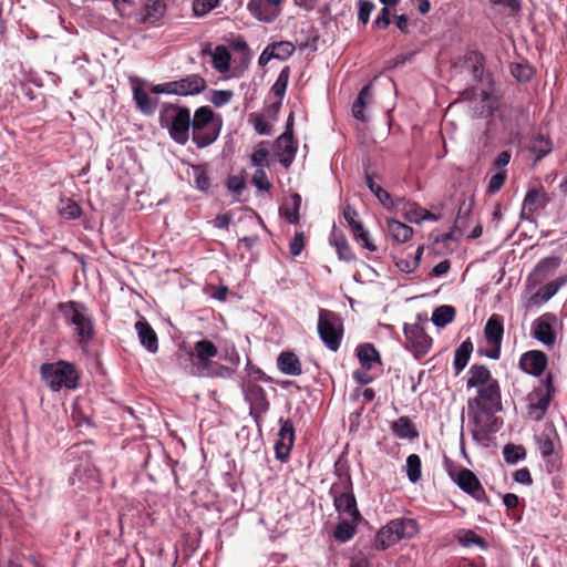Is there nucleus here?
<instances>
[{"label": "nucleus", "instance_id": "obj_1", "mask_svg": "<svg viewBox=\"0 0 567 567\" xmlns=\"http://www.w3.org/2000/svg\"><path fill=\"white\" fill-rule=\"evenodd\" d=\"M64 324L71 328L72 338L83 352H87L95 338L94 318L82 301L70 300L58 303Z\"/></svg>", "mask_w": 567, "mask_h": 567}, {"label": "nucleus", "instance_id": "obj_2", "mask_svg": "<svg viewBox=\"0 0 567 567\" xmlns=\"http://www.w3.org/2000/svg\"><path fill=\"white\" fill-rule=\"evenodd\" d=\"M217 355L218 348L213 341L208 339L196 341L193 346V350L189 352L192 360L189 373L197 378L231 379L235 374V370L214 361L213 359Z\"/></svg>", "mask_w": 567, "mask_h": 567}, {"label": "nucleus", "instance_id": "obj_3", "mask_svg": "<svg viewBox=\"0 0 567 567\" xmlns=\"http://www.w3.org/2000/svg\"><path fill=\"white\" fill-rule=\"evenodd\" d=\"M158 123L169 137L179 145L189 141L190 110L175 103H164L159 109Z\"/></svg>", "mask_w": 567, "mask_h": 567}, {"label": "nucleus", "instance_id": "obj_4", "mask_svg": "<svg viewBox=\"0 0 567 567\" xmlns=\"http://www.w3.org/2000/svg\"><path fill=\"white\" fill-rule=\"evenodd\" d=\"M223 126L220 116H215L209 106L198 107L190 116L192 141L198 148L212 145L219 136Z\"/></svg>", "mask_w": 567, "mask_h": 567}, {"label": "nucleus", "instance_id": "obj_5", "mask_svg": "<svg viewBox=\"0 0 567 567\" xmlns=\"http://www.w3.org/2000/svg\"><path fill=\"white\" fill-rule=\"evenodd\" d=\"M419 533L416 520L412 518H395L388 522L375 534L373 539V548L377 550H385L401 539H411Z\"/></svg>", "mask_w": 567, "mask_h": 567}, {"label": "nucleus", "instance_id": "obj_6", "mask_svg": "<svg viewBox=\"0 0 567 567\" xmlns=\"http://www.w3.org/2000/svg\"><path fill=\"white\" fill-rule=\"evenodd\" d=\"M40 374L47 386L53 392H59L63 388L74 390L78 388L80 379L75 365L65 360L43 363L40 367Z\"/></svg>", "mask_w": 567, "mask_h": 567}, {"label": "nucleus", "instance_id": "obj_7", "mask_svg": "<svg viewBox=\"0 0 567 567\" xmlns=\"http://www.w3.org/2000/svg\"><path fill=\"white\" fill-rule=\"evenodd\" d=\"M318 333L324 346L337 352L343 337V323L339 316L327 309L319 310Z\"/></svg>", "mask_w": 567, "mask_h": 567}, {"label": "nucleus", "instance_id": "obj_8", "mask_svg": "<svg viewBox=\"0 0 567 567\" xmlns=\"http://www.w3.org/2000/svg\"><path fill=\"white\" fill-rule=\"evenodd\" d=\"M553 375L548 373L527 395V410L530 419L539 421L545 415L554 396Z\"/></svg>", "mask_w": 567, "mask_h": 567}, {"label": "nucleus", "instance_id": "obj_9", "mask_svg": "<svg viewBox=\"0 0 567 567\" xmlns=\"http://www.w3.org/2000/svg\"><path fill=\"white\" fill-rule=\"evenodd\" d=\"M504 334V320L501 315H492L485 323L484 337L488 344V348L483 350L480 349V354L497 360L501 355V347Z\"/></svg>", "mask_w": 567, "mask_h": 567}, {"label": "nucleus", "instance_id": "obj_10", "mask_svg": "<svg viewBox=\"0 0 567 567\" xmlns=\"http://www.w3.org/2000/svg\"><path fill=\"white\" fill-rule=\"evenodd\" d=\"M499 410L494 408H468V415L475 425L474 436L486 437L501 429L503 422L495 415V412Z\"/></svg>", "mask_w": 567, "mask_h": 567}, {"label": "nucleus", "instance_id": "obj_11", "mask_svg": "<svg viewBox=\"0 0 567 567\" xmlns=\"http://www.w3.org/2000/svg\"><path fill=\"white\" fill-rule=\"evenodd\" d=\"M330 495L333 498L336 511L351 520H361L362 516L357 506V499L353 494V486L349 488L330 487Z\"/></svg>", "mask_w": 567, "mask_h": 567}, {"label": "nucleus", "instance_id": "obj_12", "mask_svg": "<svg viewBox=\"0 0 567 567\" xmlns=\"http://www.w3.org/2000/svg\"><path fill=\"white\" fill-rule=\"evenodd\" d=\"M557 321L556 315L551 312L543 313L532 323L533 337L546 347H554L556 342L555 326Z\"/></svg>", "mask_w": 567, "mask_h": 567}, {"label": "nucleus", "instance_id": "obj_13", "mask_svg": "<svg viewBox=\"0 0 567 567\" xmlns=\"http://www.w3.org/2000/svg\"><path fill=\"white\" fill-rule=\"evenodd\" d=\"M284 0H249L247 10L258 21L270 23L281 13Z\"/></svg>", "mask_w": 567, "mask_h": 567}, {"label": "nucleus", "instance_id": "obj_14", "mask_svg": "<svg viewBox=\"0 0 567 567\" xmlns=\"http://www.w3.org/2000/svg\"><path fill=\"white\" fill-rule=\"evenodd\" d=\"M280 429L278 440L275 443L276 458L280 462H287L290 451L295 443V426L290 419H279Z\"/></svg>", "mask_w": 567, "mask_h": 567}, {"label": "nucleus", "instance_id": "obj_15", "mask_svg": "<svg viewBox=\"0 0 567 567\" xmlns=\"http://www.w3.org/2000/svg\"><path fill=\"white\" fill-rule=\"evenodd\" d=\"M454 482L464 493L477 502H487V496L477 476L468 468H461L454 476Z\"/></svg>", "mask_w": 567, "mask_h": 567}, {"label": "nucleus", "instance_id": "obj_16", "mask_svg": "<svg viewBox=\"0 0 567 567\" xmlns=\"http://www.w3.org/2000/svg\"><path fill=\"white\" fill-rule=\"evenodd\" d=\"M467 408L502 409L501 389L496 380H492L478 390L477 396L468 400Z\"/></svg>", "mask_w": 567, "mask_h": 567}, {"label": "nucleus", "instance_id": "obj_17", "mask_svg": "<svg viewBox=\"0 0 567 567\" xmlns=\"http://www.w3.org/2000/svg\"><path fill=\"white\" fill-rule=\"evenodd\" d=\"M343 217L347 220L357 243L369 251H377V246L371 241L369 231L364 229L361 221L357 219L358 213L352 206L347 205L344 207Z\"/></svg>", "mask_w": 567, "mask_h": 567}, {"label": "nucleus", "instance_id": "obj_18", "mask_svg": "<svg viewBox=\"0 0 567 567\" xmlns=\"http://www.w3.org/2000/svg\"><path fill=\"white\" fill-rule=\"evenodd\" d=\"M403 333L416 353L425 354L432 347V339L419 323H404Z\"/></svg>", "mask_w": 567, "mask_h": 567}, {"label": "nucleus", "instance_id": "obj_19", "mask_svg": "<svg viewBox=\"0 0 567 567\" xmlns=\"http://www.w3.org/2000/svg\"><path fill=\"white\" fill-rule=\"evenodd\" d=\"M206 81L199 74H188L176 81H172L173 94L187 96L202 93L206 89Z\"/></svg>", "mask_w": 567, "mask_h": 567}, {"label": "nucleus", "instance_id": "obj_20", "mask_svg": "<svg viewBox=\"0 0 567 567\" xmlns=\"http://www.w3.org/2000/svg\"><path fill=\"white\" fill-rule=\"evenodd\" d=\"M297 142L293 140V135L281 134L275 142V155L279 163L288 168L296 156Z\"/></svg>", "mask_w": 567, "mask_h": 567}, {"label": "nucleus", "instance_id": "obj_21", "mask_svg": "<svg viewBox=\"0 0 567 567\" xmlns=\"http://www.w3.org/2000/svg\"><path fill=\"white\" fill-rule=\"evenodd\" d=\"M547 365V355L537 350L527 351L519 359L520 369L534 377H539Z\"/></svg>", "mask_w": 567, "mask_h": 567}, {"label": "nucleus", "instance_id": "obj_22", "mask_svg": "<svg viewBox=\"0 0 567 567\" xmlns=\"http://www.w3.org/2000/svg\"><path fill=\"white\" fill-rule=\"evenodd\" d=\"M167 6L164 0H145L141 9V22L155 27L165 17Z\"/></svg>", "mask_w": 567, "mask_h": 567}, {"label": "nucleus", "instance_id": "obj_23", "mask_svg": "<svg viewBox=\"0 0 567 567\" xmlns=\"http://www.w3.org/2000/svg\"><path fill=\"white\" fill-rule=\"evenodd\" d=\"M536 444L540 455L544 458L551 456L560 440L556 429L553 425H546L544 430L535 436Z\"/></svg>", "mask_w": 567, "mask_h": 567}, {"label": "nucleus", "instance_id": "obj_24", "mask_svg": "<svg viewBox=\"0 0 567 567\" xmlns=\"http://www.w3.org/2000/svg\"><path fill=\"white\" fill-rule=\"evenodd\" d=\"M141 344L150 352L156 353L158 351V338L152 326L145 320H138L135 323Z\"/></svg>", "mask_w": 567, "mask_h": 567}, {"label": "nucleus", "instance_id": "obj_25", "mask_svg": "<svg viewBox=\"0 0 567 567\" xmlns=\"http://www.w3.org/2000/svg\"><path fill=\"white\" fill-rule=\"evenodd\" d=\"M357 357L363 370H373L379 367L381 371V357L372 343H362L357 347Z\"/></svg>", "mask_w": 567, "mask_h": 567}, {"label": "nucleus", "instance_id": "obj_26", "mask_svg": "<svg viewBox=\"0 0 567 567\" xmlns=\"http://www.w3.org/2000/svg\"><path fill=\"white\" fill-rule=\"evenodd\" d=\"M245 399L250 409L258 413H266L269 409L266 391L258 384H248L245 390Z\"/></svg>", "mask_w": 567, "mask_h": 567}, {"label": "nucleus", "instance_id": "obj_27", "mask_svg": "<svg viewBox=\"0 0 567 567\" xmlns=\"http://www.w3.org/2000/svg\"><path fill=\"white\" fill-rule=\"evenodd\" d=\"M547 204V196L546 193L537 189V188H530L523 200L522 206V217L523 218H529V216L534 215V213L540 208L545 207Z\"/></svg>", "mask_w": 567, "mask_h": 567}, {"label": "nucleus", "instance_id": "obj_28", "mask_svg": "<svg viewBox=\"0 0 567 567\" xmlns=\"http://www.w3.org/2000/svg\"><path fill=\"white\" fill-rule=\"evenodd\" d=\"M132 91L133 100L140 112L144 115H153L157 109V100L152 99L136 81L133 82Z\"/></svg>", "mask_w": 567, "mask_h": 567}, {"label": "nucleus", "instance_id": "obj_29", "mask_svg": "<svg viewBox=\"0 0 567 567\" xmlns=\"http://www.w3.org/2000/svg\"><path fill=\"white\" fill-rule=\"evenodd\" d=\"M372 83L365 84L359 92L355 101L352 104V115L358 121H367L364 110L373 102Z\"/></svg>", "mask_w": 567, "mask_h": 567}, {"label": "nucleus", "instance_id": "obj_30", "mask_svg": "<svg viewBox=\"0 0 567 567\" xmlns=\"http://www.w3.org/2000/svg\"><path fill=\"white\" fill-rule=\"evenodd\" d=\"M393 435L399 440H414L419 437V432L414 423L408 416H400L390 423Z\"/></svg>", "mask_w": 567, "mask_h": 567}, {"label": "nucleus", "instance_id": "obj_31", "mask_svg": "<svg viewBox=\"0 0 567 567\" xmlns=\"http://www.w3.org/2000/svg\"><path fill=\"white\" fill-rule=\"evenodd\" d=\"M277 365L280 372L286 375L297 377L302 373V367L299 358L290 351H285L279 354Z\"/></svg>", "mask_w": 567, "mask_h": 567}, {"label": "nucleus", "instance_id": "obj_32", "mask_svg": "<svg viewBox=\"0 0 567 567\" xmlns=\"http://www.w3.org/2000/svg\"><path fill=\"white\" fill-rule=\"evenodd\" d=\"M388 233L391 239L396 244H405L413 236V228L396 219L386 220Z\"/></svg>", "mask_w": 567, "mask_h": 567}, {"label": "nucleus", "instance_id": "obj_33", "mask_svg": "<svg viewBox=\"0 0 567 567\" xmlns=\"http://www.w3.org/2000/svg\"><path fill=\"white\" fill-rule=\"evenodd\" d=\"M473 349V343L468 338L456 348L453 360V369L455 375H458L465 369L470 361Z\"/></svg>", "mask_w": 567, "mask_h": 567}, {"label": "nucleus", "instance_id": "obj_34", "mask_svg": "<svg viewBox=\"0 0 567 567\" xmlns=\"http://www.w3.org/2000/svg\"><path fill=\"white\" fill-rule=\"evenodd\" d=\"M329 243L336 248L340 260L347 262L354 260L355 256L346 237L341 233H337L334 228L330 234Z\"/></svg>", "mask_w": 567, "mask_h": 567}, {"label": "nucleus", "instance_id": "obj_35", "mask_svg": "<svg viewBox=\"0 0 567 567\" xmlns=\"http://www.w3.org/2000/svg\"><path fill=\"white\" fill-rule=\"evenodd\" d=\"M485 58L478 51H468L464 55V65L476 81H481L484 72Z\"/></svg>", "mask_w": 567, "mask_h": 567}, {"label": "nucleus", "instance_id": "obj_36", "mask_svg": "<svg viewBox=\"0 0 567 567\" xmlns=\"http://www.w3.org/2000/svg\"><path fill=\"white\" fill-rule=\"evenodd\" d=\"M300 207L301 196L295 193L289 197L284 207L280 208V214L289 221V224L297 225L300 220Z\"/></svg>", "mask_w": 567, "mask_h": 567}, {"label": "nucleus", "instance_id": "obj_37", "mask_svg": "<svg viewBox=\"0 0 567 567\" xmlns=\"http://www.w3.org/2000/svg\"><path fill=\"white\" fill-rule=\"evenodd\" d=\"M209 54L212 56V64L215 70H217L220 73L229 71L231 55L226 47L218 45Z\"/></svg>", "mask_w": 567, "mask_h": 567}, {"label": "nucleus", "instance_id": "obj_38", "mask_svg": "<svg viewBox=\"0 0 567 567\" xmlns=\"http://www.w3.org/2000/svg\"><path fill=\"white\" fill-rule=\"evenodd\" d=\"M468 388H480L492 381L489 370L482 364H474L470 368Z\"/></svg>", "mask_w": 567, "mask_h": 567}, {"label": "nucleus", "instance_id": "obj_39", "mask_svg": "<svg viewBox=\"0 0 567 567\" xmlns=\"http://www.w3.org/2000/svg\"><path fill=\"white\" fill-rule=\"evenodd\" d=\"M359 522L360 520H351L349 518L339 522L333 530L334 538L341 543L350 540L357 532Z\"/></svg>", "mask_w": 567, "mask_h": 567}, {"label": "nucleus", "instance_id": "obj_40", "mask_svg": "<svg viewBox=\"0 0 567 567\" xmlns=\"http://www.w3.org/2000/svg\"><path fill=\"white\" fill-rule=\"evenodd\" d=\"M289 76H290V69L289 66H285L277 80L275 81V83L272 84L271 86V92L279 97V101L276 105H274V111L275 113L278 112L280 105H281V100L284 99L285 94H286V91H287V86H288V82H289Z\"/></svg>", "mask_w": 567, "mask_h": 567}, {"label": "nucleus", "instance_id": "obj_41", "mask_svg": "<svg viewBox=\"0 0 567 567\" xmlns=\"http://www.w3.org/2000/svg\"><path fill=\"white\" fill-rule=\"evenodd\" d=\"M456 539L463 547L477 546L483 550L487 549V544L484 538H482L473 529H460L456 534Z\"/></svg>", "mask_w": 567, "mask_h": 567}, {"label": "nucleus", "instance_id": "obj_42", "mask_svg": "<svg viewBox=\"0 0 567 567\" xmlns=\"http://www.w3.org/2000/svg\"><path fill=\"white\" fill-rule=\"evenodd\" d=\"M58 213L64 219L75 220L82 216L83 210L74 199L65 197L60 199Z\"/></svg>", "mask_w": 567, "mask_h": 567}, {"label": "nucleus", "instance_id": "obj_43", "mask_svg": "<svg viewBox=\"0 0 567 567\" xmlns=\"http://www.w3.org/2000/svg\"><path fill=\"white\" fill-rule=\"evenodd\" d=\"M455 318V309L452 306L444 305L434 309L432 312V322L437 328H444Z\"/></svg>", "mask_w": 567, "mask_h": 567}, {"label": "nucleus", "instance_id": "obj_44", "mask_svg": "<svg viewBox=\"0 0 567 567\" xmlns=\"http://www.w3.org/2000/svg\"><path fill=\"white\" fill-rule=\"evenodd\" d=\"M530 151L536 155V161H540L553 151V145L549 138L538 134L532 143Z\"/></svg>", "mask_w": 567, "mask_h": 567}, {"label": "nucleus", "instance_id": "obj_45", "mask_svg": "<svg viewBox=\"0 0 567 567\" xmlns=\"http://www.w3.org/2000/svg\"><path fill=\"white\" fill-rule=\"evenodd\" d=\"M365 183L370 192L374 194V196L380 200V203L383 206L390 207L393 205L391 195L386 190H384L380 185H378L374 182L373 177L368 173L365 174Z\"/></svg>", "mask_w": 567, "mask_h": 567}, {"label": "nucleus", "instance_id": "obj_46", "mask_svg": "<svg viewBox=\"0 0 567 567\" xmlns=\"http://www.w3.org/2000/svg\"><path fill=\"white\" fill-rule=\"evenodd\" d=\"M334 475L338 480L331 486H338L343 489L353 486L349 468L340 461L334 464Z\"/></svg>", "mask_w": 567, "mask_h": 567}, {"label": "nucleus", "instance_id": "obj_47", "mask_svg": "<svg viewBox=\"0 0 567 567\" xmlns=\"http://www.w3.org/2000/svg\"><path fill=\"white\" fill-rule=\"evenodd\" d=\"M194 185L200 192H207L210 187V179L208 177L207 168L205 165H194L193 167Z\"/></svg>", "mask_w": 567, "mask_h": 567}, {"label": "nucleus", "instance_id": "obj_48", "mask_svg": "<svg viewBox=\"0 0 567 567\" xmlns=\"http://www.w3.org/2000/svg\"><path fill=\"white\" fill-rule=\"evenodd\" d=\"M406 476L411 483H416L422 475L421 458L417 454H410L406 457Z\"/></svg>", "mask_w": 567, "mask_h": 567}, {"label": "nucleus", "instance_id": "obj_49", "mask_svg": "<svg viewBox=\"0 0 567 567\" xmlns=\"http://www.w3.org/2000/svg\"><path fill=\"white\" fill-rule=\"evenodd\" d=\"M503 456L506 463L516 464L526 457V451L522 445L507 444L503 449Z\"/></svg>", "mask_w": 567, "mask_h": 567}, {"label": "nucleus", "instance_id": "obj_50", "mask_svg": "<svg viewBox=\"0 0 567 567\" xmlns=\"http://www.w3.org/2000/svg\"><path fill=\"white\" fill-rule=\"evenodd\" d=\"M276 60L286 61L295 52V45L289 41L274 42L269 44Z\"/></svg>", "mask_w": 567, "mask_h": 567}, {"label": "nucleus", "instance_id": "obj_51", "mask_svg": "<svg viewBox=\"0 0 567 567\" xmlns=\"http://www.w3.org/2000/svg\"><path fill=\"white\" fill-rule=\"evenodd\" d=\"M268 157H269V151L266 146V143L261 142L254 150V152L250 156V161L254 166L262 168L264 166H268Z\"/></svg>", "mask_w": 567, "mask_h": 567}, {"label": "nucleus", "instance_id": "obj_52", "mask_svg": "<svg viewBox=\"0 0 567 567\" xmlns=\"http://www.w3.org/2000/svg\"><path fill=\"white\" fill-rule=\"evenodd\" d=\"M220 4V0H193V13L195 17H204Z\"/></svg>", "mask_w": 567, "mask_h": 567}, {"label": "nucleus", "instance_id": "obj_53", "mask_svg": "<svg viewBox=\"0 0 567 567\" xmlns=\"http://www.w3.org/2000/svg\"><path fill=\"white\" fill-rule=\"evenodd\" d=\"M84 475L85 476L89 475L90 477H92L93 471L89 467L78 466L73 471L72 475L69 478L70 485L76 486L78 488L83 489L85 487V485L87 484L86 481H83Z\"/></svg>", "mask_w": 567, "mask_h": 567}, {"label": "nucleus", "instance_id": "obj_54", "mask_svg": "<svg viewBox=\"0 0 567 567\" xmlns=\"http://www.w3.org/2000/svg\"><path fill=\"white\" fill-rule=\"evenodd\" d=\"M512 75L519 82H527L534 74V69L528 64L516 63L511 66Z\"/></svg>", "mask_w": 567, "mask_h": 567}, {"label": "nucleus", "instance_id": "obj_55", "mask_svg": "<svg viewBox=\"0 0 567 567\" xmlns=\"http://www.w3.org/2000/svg\"><path fill=\"white\" fill-rule=\"evenodd\" d=\"M507 178V171H497L489 178L487 193L491 195L496 194L501 190Z\"/></svg>", "mask_w": 567, "mask_h": 567}, {"label": "nucleus", "instance_id": "obj_56", "mask_svg": "<svg viewBox=\"0 0 567 567\" xmlns=\"http://www.w3.org/2000/svg\"><path fill=\"white\" fill-rule=\"evenodd\" d=\"M250 122L252 123L254 130L260 135L271 134V124L262 116L258 114L250 115Z\"/></svg>", "mask_w": 567, "mask_h": 567}, {"label": "nucleus", "instance_id": "obj_57", "mask_svg": "<svg viewBox=\"0 0 567 567\" xmlns=\"http://www.w3.org/2000/svg\"><path fill=\"white\" fill-rule=\"evenodd\" d=\"M234 96V92L229 90H215L212 93V103L216 107H221L226 104H228Z\"/></svg>", "mask_w": 567, "mask_h": 567}, {"label": "nucleus", "instance_id": "obj_58", "mask_svg": "<svg viewBox=\"0 0 567 567\" xmlns=\"http://www.w3.org/2000/svg\"><path fill=\"white\" fill-rule=\"evenodd\" d=\"M252 184L260 192H268L271 187L264 168H258L252 175Z\"/></svg>", "mask_w": 567, "mask_h": 567}, {"label": "nucleus", "instance_id": "obj_59", "mask_svg": "<svg viewBox=\"0 0 567 567\" xmlns=\"http://www.w3.org/2000/svg\"><path fill=\"white\" fill-rule=\"evenodd\" d=\"M375 6L370 0H359L358 3V19L365 25L369 22L370 14Z\"/></svg>", "mask_w": 567, "mask_h": 567}, {"label": "nucleus", "instance_id": "obj_60", "mask_svg": "<svg viewBox=\"0 0 567 567\" xmlns=\"http://www.w3.org/2000/svg\"><path fill=\"white\" fill-rule=\"evenodd\" d=\"M420 210H423V207H421L420 205L415 203L409 204L405 207L404 213L406 220L414 224H421L423 221V214Z\"/></svg>", "mask_w": 567, "mask_h": 567}, {"label": "nucleus", "instance_id": "obj_61", "mask_svg": "<svg viewBox=\"0 0 567 567\" xmlns=\"http://www.w3.org/2000/svg\"><path fill=\"white\" fill-rule=\"evenodd\" d=\"M221 358L228 362L235 370V368H237L239 364H240V354L239 352L237 351L236 347L235 346H231V347H227L223 350V354H221Z\"/></svg>", "mask_w": 567, "mask_h": 567}, {"label": "nucleus", "instance_id": "obj_62", "mask_svg": "<svg viewBox=\"0 0 567 567\" xmlns=\"http://www.w3.org/2000/svg\"><path fill=\"white\" fill-rule=\"evenodd\" d=\"M305 247L303 234L296 233L292 240L289 244V252L291 256H299Z\"/></svg>", "mask_w": 567, "mask_h": 567}, {"label": "nucleus", "instance_id": "obj_63", "mask_svg": "<svg viewBox=\"0 0 567 567\" xmlns=\"http://www.w3.org/2000/svg\"><path fill=\"white\" fill-rule=\"evenodd\" d=\"M390 10L389 7L382 8L373 21V25L379 29H386L390 25Z\"/></svg>", "mask_w": 567, "mask_h": 567}, {"label": "nucleus", "instance_id": "obj_64", "mask_svg": "<svg viewBox=\"0 0 567 567\" xmlns=\"http://www.w3.org/2000/svg\"><path fill=\"white\" fill-rule=\"evenodd\" d=\"M513 480L522 485L529 486L533 484L530 472L527 467H522L513 474Z\"/></svg>", "mask_w": 567, "mask_h": 567}]
</instances>
